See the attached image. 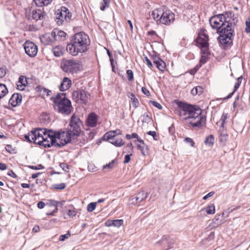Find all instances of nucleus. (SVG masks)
Here are the masks:
<instances>
[{"mask_svg":"<svg viewBox=\"0 0 250 250\" xmlns=\"http://www.w3.org/2000/svg\"><path fill=\"white\" fill-rule=\"evenodd\" d=\"M128 96L129 98L131 99L132 106L135 108L138 107V105L139 104V103L138 100L137 98L136 97L135 94H134L133 93H129L128 94Z\"/></svg>","mask_w":250,"mask_h":250,"instance_id":"obj_27","label":"nucleus"},{"mask_svg":"<svg viewBox=\"0 0 250 250\" xmlns=\"http://www.w3.org/2000/svg\"><path fill=\"white\" fill-rule=\"evenodd\" d=\"M228 114L227 113H223L221 117L220 121H221V128L223 129L224 127V124L227 119Z\"/></svg>","mask_w":250,"mask_h":250,"instance_id":"obj_49","label":"nucleus"},{"mask_svg":"<svg viewBox=\"0 0 250 250\" xmlns=\"http://www.w3.org/2000/svg\"><path fill=\"white\" fill-rule=\"evenodd\" d=\"M36 5L38 7H42L49 4L52 0H33Z\"/></svg>","mask_w":250,"mask_h":250,"instance_id":"obj_30","label":"nucleus"},{"mask_svg":"<svg viewBox=\"0 0 250 250\" xmlns=\"http://www.w3.org/2000/svg\"><path fill=\"white\" fill-rule=\"evenodd\" d=\"M49 132H53L51 130H47L44 128H37L34 130L31 131V135L33 140V143H36L38 140L41 139L42 137H46Z\"/></svg>","mask_w":250,"mask_h":250,"instance_id":"obj_10","label":"nucleus"},{"mask_svg":"<svg viewBox=\"0 0 250 250\" xmlns=\"http://www.w3.org/2000/svg\"><path fill=\"white\" fill-rule=\"evenodd\" d=\"M81 62L76 60L63 59L61 64L62 70L66 73H77L80 70Z\"/></svg>","mask_w":250,"mask_h":250,"instance_id":"obj_7","label":"nucleus"},{"mask_svg":"<svg viewBox=\"0 0 250 250\" xmlns=\"http://www.w3.org/2000/svg\"><path fill=\"white\" fill-rule=\"evenodd\" d=\"M77 212L74 209H69L68 211L67 214L70 217H73L76 215Z\"/></svg>","mask_w":250,"mask_h":250,"instance_id":"obj_57","label":"nucleus"},{"mask_svg":"<svg viewBox=\"0 0 250 250\" xmlns=\"http://www.w3.org/2000/svg\"><path fill=\"white\" fill-rule=\"evenodd\" d=\"M215 207L213 204H210L206 208V211L208 214H213L215 213Z\"/></svg>","mask_w":250,"mask_h":250,"instance_id":"obj_42","label":"nucleus"},{"mask_svg":"<svg viewBox=\"0 0 250 250\" xmlns=\"http://www.w3.org/2000/svg\"><path fill=\"white\" fill-rule=\"evenodd\" d=\"M245 31L247 33H250V21H247L246 22V28Z\"/></svg>","mask_w":250,"mask_h":250,"instance_id":"obj_61","label":"nucleus"},{"mask_svg":"<svg viewBox=\"0 0 250 250\" xmlns=\"http://www.w3.org/2000/svg\"><path fill=\"white\" fill-rule=\"evenodd\" d=\"M222 15V21H223V24L225 25L226 28L228 29H233L235 25L234 19L232 17L234 16V14L231 11L226 12L223 14H220Z\"/></svg>","mask_w":250,"mask_h":250,"instance_id":"obj_9","label":"nucleus"},{"mask_svg":"<svg viewBox=\"0 0 250 250\" xmlns=\"http://www.w3.org/2000/svg\"><path fill=\"white\" fill-rule=\"evenodd\" d=\"M54 109L58 112L68 115L72 111V106L70 100L66 98V94L58 93L53 100Z\"/></svg>","mask_w":250,"mask_h":250,"instance_id":"obj_5","label":"nucleus"},{"mask_svg":"<svg viewBox=\"0 0 250 250\" xmlns=\"http://www.w3.org/2000/svg\"><path fill=\"white\" fill-rule=\"evenodd\" d=\"M174 14L170 10H166L163 12L160 22L163 24L169 25L174 21Z\"/></svg>","mask_w":250,"mask_h":250,"instance_id":"obj_12","label":"nucleus"},{"mask_svg":"<svg viewBox=\"0 0 250 250\" xmlns=\"http://www.w3.org/2000/svg\"><path fill=\"white\" fill-rule=\"evenodd\" d=\"M90 44L89 36L84 32H80L71 37L70 42L67 43V51L73 56L85 52Z\"/></svg>","mask_w":250,"mask_h":250,"instance_id":"obj_1","label":"nucleus"},{"mask_svg":"<svg viewBox=\"0 0 250 250\" xmlns=\"http://www.w3.org/2000/svg\"><path fill=\"white\" fill-rule=\"evenodd\" d=\"M97 202H92L89 203L87 206V210L88 212L93 211L96 207Z\"/></svg>","mask_w":250,"mask_h":250,"instance_id":"obj_44","label":"nucleus"},{"mask_svg":"<svg viewBox=\"0 0 250 250\" xmlns=\"http://www.w3.org/2000/svg\"><path fill=\"white\" fill-rule=\"evenodd\" d=\"M58 133H60L58 131L49 132L47 136H46V137L44 138L42 137L41 139L34 143V144L43 146L44 148H49L52 146L59 147H62L66 145L63 140H61V139L58 137Z\"/></svg>","mask_w":250,"mask_h":250,"instance_id":"obj_6","label":"nucleus"},{"mask_svg":"<svg viewBox=\"0 0 250 250\" xmlns=\"http://www.w3.org/2000/svg\"><path fill=\"white\" fill-rule=\"evenodd\" d=\"M156 52H154L153 55H151V58L152 60H153V62L154 63L155 62H157V61H158V60L161 59L159 56H158L157 55L155 54Z\"/></svg>","mask_w":250,"mask_h":250,"instance_id":"obj_56","label":"nucleus"},{"mask_svg":"<svg viewBox=\"0 0 250 250\" xmlns=\"http://www.w3.org/2000/svg\"><path fill=\"white\" fill-rule=\"evenodd\" d=\"M240 85V84L235 83L233 91L232 92H231L230 93H229L227 97H225L223 99V101H225L227 99L230 98L232 96V95L234 94V92L239 87Z\"/></svg>","mask_w":250,"mask_h":250,"instance_id":"obj_41","label":"nucleus"},{"mask_svg":"<svg viewBox=\"0 0 250 250\" xmlns=\"http://www.w3.org/2000/svg\"><path fill=\"white\" fill-rule=\"evenodd\" d=\"M142 92L145 95L147 96H149L150 95V93L149 91L145 87H142Z\"/></svg>","mask_w":250,"mask_h":250,"instance_id":"obj_63","label":"nucleus"},{"mask_svg":"<svg viewBox=\"0 0 250 250\" xmlns=\"http://www.w3.org/2000/svg\"><path fill=\"white\" fill-rule=\"evenodd\" d=\"M169 237L168 235H164L161 240L158 241L156 244L162 246L163 250H168L171 248L172 243L169 241Z\"/></svg>","mask_w":250,"mask_h":250,"instance_id":"obj_14","label":"nucleus"},{"mask_svg":"<svg viewBox=\"0 0 250 250\" xmlns=\"http://www.w3.org/2000/svg\"><path fill=\"white\" fill-rule=\"evenodd\" d=\"M115 163V160H112L110 163H109L108 164H106L105 166H104V168H111L113 167L114 164Z\"/></svg>","mask_w":250,"mask_h":250,"instance_id":"obj_64","label":"nucleus"},{"mask_svg":"<svg viewBox=\"0 0 250 250\" xmlns=\"http://www.w3.org/2000/svg\"><path fill=\"white\" fill-rule=\"evenodd\" d=\"M196 41L201 49H203L204 47H208V36L207 34H203L199 35L196 39Z\"/></svg>","mask_w":250,"mask_h":250,"instance_id":"obj_15","label":"nucleus"},{"mask_svg":"<svg viewBox=\"0 0 250 250\" xmlns=\"http://www.w3.org/2000/svg\"><path fill=\"white\" fill-rule=\"evenodd\" d=\"M147 134L153 137L154 140L157 141L158 140V137L157 135L156 132L154 131H149L147 132Z\"/></svg>","mask_w":250,"mask_h":250,"instance_id":"obj_53","label":"nucleus"},{"mask_svg":"<svg viewBox=\"0 0 250 250\" xmlns=\"http://www.w3.org/2000/svg\"><path fill=\"white\" fill-rule=\"evenodd\" d=\"M89 94L85 91L80 89V100L82 103L86 104L88 101Z\"/></svg>","mask_w":250,"mask_h":250,"instance_id":"obj_23","label":"nucleus"},{"mask_svg":"<svg viewBox=\"0 0 250 250\" xmlns=\"http://www.w3.org/2000/svg\"><path fill=\"white\" fill-rule=\"evenodd\" d=\"M115 135L114 134V132L112 131H108L106 132L103 137L104 140L108 141H113L114 139Z\"/></svg>","mask_w":250,"mask_h":250,"instance_id":"obj_34","label":"nucleus"},{"mask_svg":"<svg viewBox=\"0 0 250 250\" xmlns=\"http://www.w3.org/2000/svg\"><path fill=\"white\" fill-rule=\"evenodd\" d=\"M36 89H37V90L39 91L40 89H41V91H42V90H43V92H45L47 94V95H49V93L51 92V91L46 88H41V87L40 86H38L37 87Z\"/></svg>","mask_w":250,"mask_h":250,"instance_id":"obj_62","label":"nucleus"},{"mask_svg":"<svg viewBox=\"0 0 250 250\" xmlns=\"http://www.w3.org/2000/svg\"><path fill=\"white\" fill-rule=\"evenodd\" d=\"M126 74L127 79L129 81H132L134 79V76L133 71L131 70L128 69L126 71Z\"/></svg>","mask_w":250,"mask_h":250,"instance_id":"obj_50","label":"nucleus"},{"mask_svg":"<svg viewBox=\"0 0 250 250\" xmlns=\"http://www.w3.org/2000/svg\"><path fill=\"white\" fill-rule=\"evenodd\" d=\"M82 125L83 122L80 119L73 114L70 117L69 125L66 130L58 131L60 133H58L57 135L66 145L80 135L82 132L81 127Z\"/></svg>","mask_w":250,"mask_h":250,"instance_id":"obj_3","label":"nucleus"},{"mask_svg":"<svg viewBox=\"0 0 250 250\" xmlns=\"http://www.w3.org/2000/svg\"><path fill=\"white\" fill-rule=\"evenodd\" d=\"M60 167L65 172H68L69 170V167L68 165L64 163H61L60 164Z\"/></svg>","mask_w":250,"mask_h":250,"instance_id":"obj_51","label":"nucleus"},{"mask_svg":"<svg viewBox=\"0 0 250 250\" xmlns=\"http://www.w3.org/2000/svg\"><path fill=\"white\" fill-rule=\"evenodd\" d=\"M86 132V135H88V137L87 136H86L87 137V139L91 140H92L95 135V131L94 129H93L92 131H89V129L88 128L85 129Z\"/></svg>","mask_w":250,"mask_h":250,"instance_id":"obj_43","label":"nucleus"},{"mask_svg":"<svg viewBox=\"0 0 250 250\" xmlns=\"http://www.w3.org/2000/svg\"><path fill=\"white\" fill-rule=\"evenodd\" d=\"M8 93V89L5 84L0 83V100Z\"/></svg>","mask_w":250,"mask_h":250,"instance_id":"obj_35","label":"nucleus"},{"mask_svg":"<svg viewBox=\"0 0 250 250\" xmlns=\"http://www.w3.org/2000/svg\"><path fill=\"white\" fill-rule=\"evenodd\" d=\"M72 82L71 80L67 77H64L59 86L60 90L64 91L68 89L71 86Z\"/></svg>","mask_w":250,"mask_h":250,"instance_id":"obj_19","label":"nucleus"},{"mask_svg":"<svg viewBox=\"0 0 250 250\" xmlns=\"http://www.w3.org/2000/svg\"><path fill=\"white\" fill-rule=\"evenodd\" d=\"M109 143L117 147H121L125 144V142L122 138L116 137H115L113 141H109Z\"/></svg>","mask_w":250,"mask_h":250,"instance_id":"obj_28","label":"nucleus"},{"mask_svg":"<svg viewBox=\"0 0 250 250\" xmlns=\"http://www.w3.org/2000/svg\"><path fill=\"white\" fill-rule=\"evenodd\" d=\"M124 223V221L122 219H118V220H114L113 222V226L115 227L119 228Z\"/></svg>","mask_w":250,"mask_h":250,"instance_id":"obj_46","label":"nucleus"},{"mask_svg":"<svg viewBox=\"0 0 250 250\" xmlns=\"http://www.w3.org/2000/svg\"><path fill=\"white\" fill-rule=\"evenodd\" d=\"M222 15H216L210 18L209 22L212 28L216 29L219 34L218 40L221 44H229L232 43L234 31L233 29H228L223 25Z\"/></svg>","mask_w":250,"mask_h":250,"instance_id":"obj_2","label":"nucleus"},{"mask_svg":"<svg viewBox=\"0 0 250 250\" xmlns=\"http://www.w3.org/2000/svg\"><path fill=\"white\" fill-rule=\"evenodd\" d=\"M65 184L63 183L59 184H55L53 185V188L56 189H63L65 188Z\"/></svg>","mask_w":250,"mask_h":250,"instance_id":"obj_48","label":"nucleus"},{"mask_svg":"<svg viewBox=\"0 0 250 250\" xmlns=\"http://www.w3.org/2000/svg\"><path fill=\"white\" fill-rule=\"evenodd\" d=\"M64 48L61 46H56L52 49V52L56 57H60L63 54Z\"/></svg>","mask_w":250,"mask_h":250,"instance_id":"obj_25","label":"nucleus"},{"mask_svg":"<svg viewBox=\"0 0 250 250\" xmlns=\"http://www.w3.org/2000/svg\"><path fill=\"white\" fill-rule=\"evenodd\" d=\"M203 92V88L202 86H198L194 87L191 91L192 95L195 96L197 94H201Z\"/></svg>","mask_w":250,"mask_h":250,"instance_id":"obj_38","label":"nucleus"},{"mask_svg":"<svg viewBox=\"0 0 250 250\" xmlns=\"http://www.w3.org/2000/svg\"><path fill=\"white\" fill-rule=\"evenodd\" d=\"M71 236L70 231H67V233L61 235L60 236L59 240L61 241H64L66 239L68 238Z\"/></svg>","mask_w":250,"mask_h":250,"instance_id":"obj_47","label":"nucleus"},{"mask_svg":"<svg viewBox=\"0 0 250 250\" xmlns=\"http://www.w3.org/2000/svg\"><path fill=\"white\" fill-rule=\"evenodd\" d=\"M98 116L94 113H90L86 119V125L88 127H94L97 125Z\"/></svg>","mask_w":250,"mask_h":250,"instance_id":"obj_16","label":"nucleus"},{"mask_svg":"<svg viewBox=\"0 0 250 250\" xmlns=\"http://www.w3.org/2000/svg\"><path fill=\"white\" fill-rule=\"evenodd\" d=\"M137 147L141 151L143 155H146L148 154V147L145 143L143 145H138Z\"/></svg>","mask_w":250,"mask_h":250,"instance_id":"obj_33","label":"nucleus"},{"mask_svg":"<svg viewBox=\"0 0 250 250\" xmlns=\"http://www.w3.org/2000/svg\"><path fill=\"white\" fill-rule=\"evenodd\" d=\"M164 10L163 9H155L154 10L151 14L153 19L157 21H159L160 22V18L163 14Z\"/></svg>","mask_w":250,"mask_h":250,"instance_id":"obj_26","label":"nucleus"},{"mask_svg":"<svg viewBox=\"0 0 250 250\" xmlns=\"http://www.w3.org/2000/svg\"><path fill=\"white\" fill-rule=\"evenodd\" d=\"M41 42L44 45H48L53 43L55 41L53 31L51 33H47L40 37Z\"/></svg>","mask_w":250,"mask_h":250,"instance_id":"obj_13","label":"nucleus"},{"mask_svg":"<svg viewBox=\"0 0 250 250\" xmlns=\"http://www.w3.org/2000/svg\"><path fill=\"white\" fill-rule=\"evenodd\" d=\"M18 83L20 84H17L18 89L20 90L24 89L23 86H25L27 84V81L25 77L21 76L19 78Z\"/></svg>","mask_w":250,"mask_h":250,"instance_id":"obj_22","label":"nucleus"},{"mask_svg":"<svg viewBox=\"0 0 250 250\" xmlns=\"http://www.w3.org/2000/svg\"><path fill=\"white\" fill-rule=\"evenodd\" d=\"M46 205L54 207V209L52 210V211L46 213L47 215L53 216L54 215V214L58 211L57 201L54 200H50L49 201L48 203L46 204Z\"/></svg>","mask_w":250,"mask_h":250,"instance_id":"obj_21","label":"nucleus"},{"mask_svg":"<svg viewBox=\"0 0 250 250\" xmlns=\"http://www.w3.org/2000/svg\"><path fill=\"white\" fill-rule=\"evenodd\" d=\"M200 119V125H198V126H194L193 125V124H191L190 122H192L193 123H196L197 122H198V120L197 119H194V120H192L191 119H188V120H185V121H187V124H189L190 125H191L193 127H198V128H200L201 126H202V120L203 119V116H201V114L200 115V118H199Z\"/></svg>","mask_w":250,"mask_h":250,"instance_id":"obj_29","label":"nucleus"},{"mask_svg":"<svg viewBox=\"0 0 250 250\" xmlns=\"http://www.w3.org/2000/svg\"><path fill=\"white\" fill-rule=\"evenodd\" d=\"M22 96L19 93H14L12 95L9 101V104L13 107L19 106L21 102Z\"/></svg>","mask_w":250,"mask_h":250,"instance_id":"obj_17","label":"nucleus"},{"mask_svg":"<svg viewBox=\"0 0 250 250\" xmlns=\"http://www.w3.org/2000/svg\"><path fill=\"white\" fill-rule=\"evenodd\" d=\"M28 167L34 170H39V169H42L44 168V166H42V164H39L37 166H29Z\"/></svg>","mask_w":250,"mask_h":250,"instance_id":"obj_52","label":"nucleus"},{"mask_svg":"<svg viewBox=\"0 0 250 250\" xmlns=\"http://www.w3.org/2000/svg\"><path fill=\"white\" fill-rule=\"evenodd\" d=\"M143 123H149L151 120V114L150 113L146 112L142 116Z\"/></svg>","mask_w":250,"mask_h":250,"instance_id":"obj_37","label":"nucleus"},{"mask_svg":"<svg viewBox=\"0 0 250 250\" xmlns=\"http://www.w3.org/2000/svg\"><path fill=\"white\" fill-rule=\"evenodd\" d=\"M147 193L144 191H142L137 193L135 196V201L133 203V205H136L138 203H140L143 200H145L147 197Z\"/></svg>","mask_w":250,"mask_h":250,"instance_id":"obj_20","label":"nucleus"},{"mask_svg":"<svg viewBox=\"0 0 250 250\" xmlns=\"http://www.w3.org/2000/svg\"><path fill=\"white\" fill-rule=\"evenodd\" d=\"M43 15L41 10L40 9H35L33 10L32 11V18L38 21L39 20H42L43 18Z\"/></svg>","mask_w":250,"mask_h":250,"instance_id":"obj_24","label":"nucleus"},{"mask_svg":"<svg viewBox=\"0 0 250 250\" xmlns=\"http://www.w3.org/2000/svg\"><path fill=\"white\" fill-rule=\"evenodd\" d=\"M25 53L30 57H35L38 52V47L33 42L27 41L23 44Z\"/></svg>","mask_w":250,"mask_h":250,"instance_id":"obj_11","label":"nucleus"},{"mask_svg":"<svg viewBox=\"0 0 250 250\" xmlns=\"http://www.w3.org/2000/svg\"><path fill=\"white\" fill-rule=\"evenodd\" d=\"M53 32L56 41H63L66 39L67 34L64 31L54 29L53 30Z\"/></svg>","mask_w":250,"mask_h":250,"instance_id":"obj_18","label":"nucleus"},{"mask_svg":"<svg viewBox=\"0 0 250 250\" xmlns=\"http://www.w3.org/2000/svg\"><path fill=\"white\" fill-rule=\"evenodd\" d=\"M219 133L220 135V141H226L227 139V137L228 135L227 134L226 132L225 131L224 128L223 129L221 128V126L220 127L219 130Z\"/></svg>","mask_w":250,"mask_h":250,"instance_id":"obj_31","label":"nucleus"},{"mask_svg":"<svg viewBox=\"0 0 250 250\" xmlns=\"http://www.w3.org/2000/svg\"><path fill=\"white\" fill-rule=\"evenodd\" d=\"M156 67L160 71H163L166 68V63L161 59H160L157 62L154 63Z\"/></svg>","mask_w":250,"mask_h":250,"instance_id":"obj_32","label":"nucleus"},{"mask_svg":"<svg viewBox=\"0 0 250 250\" xmlns=\"http://www.w3.org/2000/svg\"><path fill=\"white\" fill-rule=\"evenodd\" d=\"M185 141L188 143H189L191 146H193L194 145V142L193 140L188 137H187L185 139Z\"/></svg>","mask_w":250,"mask_h":250,"instance_id":"obj_59","label":"nucleus"},{"mask_svg":"<svg viewBox=\"0 0 250 250\" xmlns=\"http://www.w3.org/2000/svg\"><path fill=\"white\" fill-rule=\"evenodd\" d=\"M150 102L154 106L158 108L159 109H162L163 107L160 104L158 103V102H157L156 101H150Z\"/></svg>","mask_w":250,"mask_h":250,"instance_id":"obj_55","label":"nucleus"},{"mask_svg":"<svg viewBox=\"0 0 250 250\" xmlns=\"http://www.w3.org/2000/svg\"><path fill=\"white\" fill-rule=\"evenodd\" d=\"M177 104L178 109L175 110L176 114L184 120L188 119H197L198 122L193 123L191 122L190 123L193 124L194 126L200 125V119L199 118L200 115L202 114V110L199 107L182 101H178Z\"/></svg>","mask_w":250,"mask_h":250,"instance_id":"obj_4","label":"nucleus"},{"mask_svg":"<svg viewBox=\"0 0 250 250\" xmlns=\"http://www.w3.org/2000/svg\"><path fill=\"white\" fill-rule=\"evenodd\" d=\"M208 61V57L206 56H202L200 60V63L202 64H205Z\"/></svg>","mask_w":250,"mask_h":250,"instance_id":"obj_58","label":"nucleus"},{"mask_svg":"<svg viewBox=\"0 0 250 250\" xmlns=\"http://www.w3.org/2000/svg\"><path fill=\"white\" fill-rule=\"evenodd\" d=\"M224 213H223L222 215H221L220 214H217L215 215V217L213 219V222L216 224L217 226L220 225L222 224L224 220L221 218H222L224 215Z\"/></svg>","mask_w":250,"mask_h":250,"instance_id":"obj_36","label":"nucleus"},{"mask_svg":"<svg viewBox=\"0 0 250 250\" xmlns=\"http://www.w3.org/2000/svg\"><path fill=\"white\" fill-rule=\"evenodd\" d=\"M6 150L10 153H14L15 149L12 148V146L10 145H7L5 147Z\"/></svg>","mask_w":250,"mask_h":250,"instance_id":"obj_54","label":"nucleus"},{"mask_svg":"<svg viewBox=\"0 0 250 250\" xmlns=\"http://www.w3.org/2000/svg\"><path fill=\"white\" fill-rule=\"evenodd\" d=\"M55 15V21L58 25H62L64 22H69L72 17V13L69 9L63 6L56 11Z\"/></svg>","mask_w":250,"mask_h":250,"instance_id":"obj_8","label":"nucleus"},{"mask_svg":"<svg viewBox=\"0 0 250 250\" xmlns=\"http://www.w3.org/2000/svg\"><path fill=\"white\" fill-rule=\"evenodd\" d=\"M72 98L76 102L80 100V89L73 91L72 93Z\"/></svg>","mask_w":250,"mask_h":250,"instance_id":"obj_45","label":"nucleus"},{"mask_svg":"<svg viewBox=\"0 0 250 250\" xmlns=\"http://www.w3.org/2000/svg\"><path fill=\"white\" fill-rule=\"evenodd\" d=\"M110 2V0H103V1L101 3L100 9L102 11H104L109 6Z\"/></svg>","mask_w":250,"mask_h":250,"instance_id":"obj_40","label":"nucleus"},{"mask_svg":"<svg viewBox=\"0 0 250 250\" xmlns=\"http://www.w3.org/2000/svg\"><path fill=\"white\" fill-rule=\"evenodd\" d=\"M214 138L213 135H210L207 137L204 143L206 145H208L209 146H212L214 144Z\"/></svg>","mask_w":250,"mask_h":250,"instance_id":"obj_39","label":"nucleus"},{"mask_svg":"<svg viewBox=\"0 0 250 250\" xmlns=\"http://www.w3.org/2000/svg\"><path fill=\"white\" fill-rule=\"evenodd\" d=\"M24 138L29 143L33 142V140H32V137L31 134H25Z\"/></svg>","mask_w":250,"mask_h":250,"instance_id":"obj_60","label":"nucleus"}]
</instances>
